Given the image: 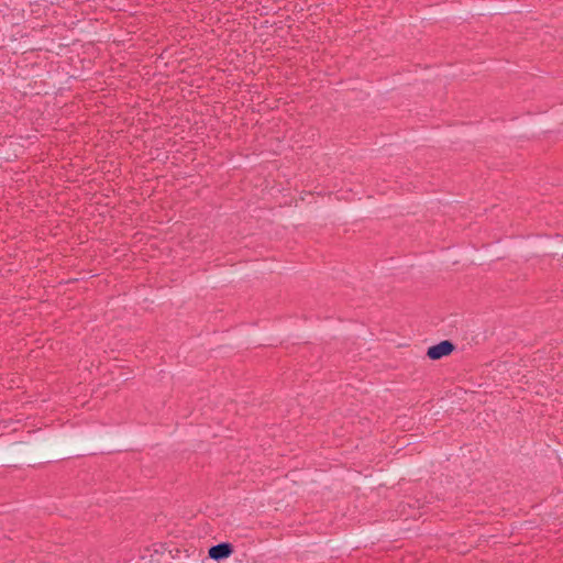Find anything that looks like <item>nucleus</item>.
Listing matches in <instances>:
<instances>
[{"mask_svg":"<svg viewBox=\"0 0 563 563\" xmlns=\"http://www.w3.org/2000/svg\"><path fill=\"white\" fill-rule=\"evenodd\" d=\"M454 346L450 341H442L439 344L432 345L427 351V356L431 360H440L452 353Z\"/></svg>","mask_w":563,"mask_h":563,"instance_id":"1","label":"nucleus"},{"mask_svg":"<svg viewBox=\"0 0 563 563\" xmlns=\"http://www.w3.org/2000/svg\"><path fill=\"white\" fill-rule=\"evenodd\" d=\"M233 545L228 542H223L217 545H213L209 549L208 554L209 558L216 561H220L223 559H228L233 553Z\"/></svg>","mask_w":563,"mask_h":563,"instance_id":"2","label":"nucleus"}]
</instances>
